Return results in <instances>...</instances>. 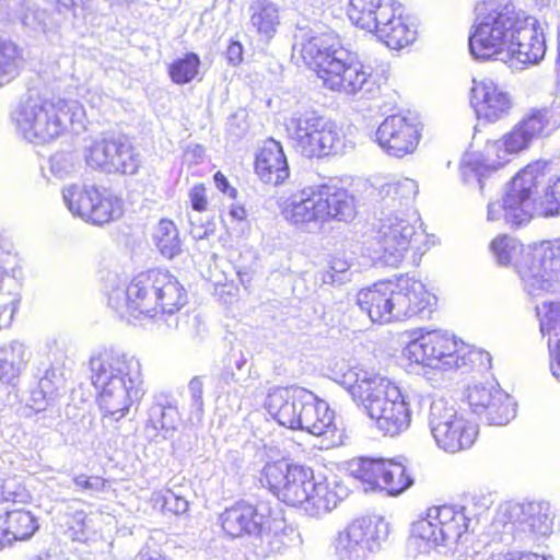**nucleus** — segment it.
<instances>
[{
  "instance_id": "nucleus-1",
  "label": "nucleus",
  "mask_w": 560,
  "mask_h": 560,
  "mask_svg": "<svg viewBox=\"0 0 560 560\" xmlns=\"http://www.w3.org/2000/svg\"><path fill=\"white\" fill-rule=\"evenodd\" d=\"M108 305L128 322L154 318L177 329L178 311L187 303V292L167 270L150 269L127 284L118 277L109 280Z\"/></svg>"
},
{
  "instance_id": "nucleus-2",
  "label": "nucleus",
  "mask_w": 560,
  "mask_h": 560,
  "mask_svg": "<svg viewBox=\"0 0 560 560\" xmlns=\"http://www.w3.org/2000/svg\"><path fill=\"white\" fill-rule=\"evenodd\" d=\"M548 163L536 161L521 170L509 183L502 201L488 205V220L501 218L518 228L533 217H560V175L549 174Z\"/></svg>"
},
{
  "instance_id": "nucleus-3",
  "label": "nucleus",
  "mask_w": 560,
  "mask_h": 560,
  "mask_svg": "<svg viewBox=\"0 0 560 560\" xmlns=\"http://www.w3.org/2000/svg\"><path fill=\"white\" fill-rule=\"evenodd\" d=\"M92 385L104 419L119 421L145 389L140 360L120 349H105L89 361Z\"/></svg>"
},
{
  "instance_id": "nucleus-4",
  "label": "nucleus",
  "mask_w": 560,
  "mask_h": 560,
  "mask_svg": "<svg viewBox=\"0 0 560 560\" xmlns=\"http://www.w3.org/2000/svg\"><path fill=\"white\" fill-rule=\"evenodd\" d=\"M362 405L376 428L385 435L397 436L411 424L409 397L388 378L359 368H349L337 381Z\"/></svg>"
},
{
  "instance_id": "nucleus-5",
  "label": "nucleus",
  "mask_w": 560,
  "mask_h": 560,
  "mask_svg": "<svg viewBox=\"0 0 560 560\" xmlns=\"http://www.w3.org/2000/svg\"><path fill=\"white\" fill-rule=\"evenodd\" d=\"M84 108L75 100L46 98L28 94L11 112L16 132L34 144H45L59 138L68 127L74 132L84 128Z\"/></svg>"
},
{
  "instance_id": "nucleus-6",
  "label": "nucleus",
  "mask_w": 560,
  "mask_h": 560,
  "mask_svg": "<svg viewBox=\"0 0 560 560\" xmlns=\"http://www.w3.org/2000/svg\"><path fill=\"white\" fill-rule=\"evenodd\" d=\"M282 214L295 229L315 234L331 221H352L357 215V203L346 188L325 183L291 195L284 201Z\"/></svg>"
},
{
  "instance_id": "nucleus-7",
  "label": "nucleus",
  "mask_w": 560,
  "mask_h": 560,
  "mask_svg": "<svg viewBox=\"0 0 560 560\" xmlns=\"http://www.w3.org/2000/svg\"><path fill=\"white\" fill-rule=\"evenodd\" d=\"M491 249L500 265L514 264L528 294L552 290L560 272L559 243L542 242L525 249L516 238L502 235L492 241Z\"/></svg>"
},
{
  "instance_id": "nucleus-8",
  "label": "nucleus",
  "mask_w": 560,
  "mask_h": 560,
  "mask_svg": "<svg viewBox=\"0 0 560 560\" xmlns=\"http://www.w3.org/2000/svg\"><path fill=\"white\" fill-rule=\"evenodd\" d=\"M404 355L411 362L438 370H453L464 366L489 369V352L469 349L446 330H421L419 336L408 342Z\"/></svg>"
},
{
  "instance_id": "nucleus-9",
  "label": "nucleus",
  "mask_w": 560,
  "mask_h": 560,
  "mask_svg": "<svg viewBox=\"0 0 560 560\" xmlns=\"http://www.w3.org/2000/svg\"><path fill=\"white\" fill-rule=\"evenodd\" d=\"M497 0H479L476 4V22L469 36V50L477 60H504L522 15L513 4L492 10Z\"/></svg>"
},
{
  "instance_id": "nucleus-10",
  "label": "nucleus",
  "mask_w": 560,
  "mask_h": 560,
  "mask_svg": "<svg viewBox=\"0 0 560 560\" xmlns=\"http://www.w3.org/2000/svg\"><path fill=\"white\" fill-rule=\"evenodd\" d=\"M287 130L306 158L341 154L345 149L342 130L314 109L296 110L287 122Z\"/></svg>"
},
{
  "instance_id": "nucleus-11",
  "label": "nucleus",
  "mask_w": 560,
  "mask_h": 560,
  "mask_svg": "<svg viewBox=\"0 0 560 560\" xmlns=\"http://www.w3.org/2000/svg\"><path fill=\"white\" fill-rule=\"evenodd\" d=\"M420 411L428 409V424L436 445L448 453L470 448L478 435V428L458 413L444 398L418 396Z\"/></svg>"
},
{
  "instance_id": "nucleus-12",
  "label": "nucleus",
  "mask_w": 560,
  "mask_h": 560,
  "mask_svg": "<svg viewBox=\"0 0 560 560\" xmlns=\"http://www.w3.org/2000/svg\"><path fill=\"white\" fill-rule=\"evenodd\" d=\"M292 48L322 80L330 73L336 62L348 57V50L341 46L337 34L319 21L299 23Z\"/></svg>"
},
{
  "instance_id": "nucleus-13",
  "label": "nucleus",
  "mask_w": 560,
  "mask_h": 560,
  "mask_svg": "<svg viewBox=\"0 0 560 560\" xmlns=\"http://www.w3.org/2000/svg\"><path fill=\"white\" fill-rule=\"evenodd\" d=\"M492 526L501 533L500 540L510 544L517 534L529 533L548 536L552 533L553 517L546 501L502 503L494 516Z\"/></svg>"
},
{
  "instance_id": "nucleus-14",
  "label": "nucleus",
  "mask_w": 560,
  "mask_h": 560,
  "mask_svg": "<svg viewBox=\"0 0 560 560\" xmlns=\"http://www.w3.org/2000/svg\"><path fill=\"white\" fill-rule=\"evenodd\" d=\"M421 231L404 213L382 211L374 237V258L383 265L398 267L409 248L417 247Z\"/></svg>"
},
{
  "instance_id": "nucleus-15",
  "label": "nucleus",
  "mask_w": 560,
  "mask_h": 560,
  "mask_svg": "<svg viewBox=\"0 0 560 560\" xmlns=\"http://www.w3.org/2000/svg\"><path fill=\"white\" fill-rule=\"evenodd\" d=\"M62 198L69 211L88 222L102 225L122 214V201L109 189L95 185H70Z\"/></svg>"
},
{
  "instance_id": "nucleus-16",
  "label": "nucleus",
  "mask_w": 560,
  "mask_h": 560,
  "mask_svg": "<svg viewBox=\"0 0 560 560\" xmlns=\"http://www.w3.org/2000/svg\"><path fill=\"white\" fill-rule=\"evenodd\" d=\"M389 534L388 523L380 516L355 518L340 530L334 549L340 560H362L381 549Z\"/></svg>"
},
{
  "instance_id": "nucleus-17",
  "label": "nucleus",
  "mask_w": 560,
  "mask_h": 560,
  "mask_svg": "<svg viewBox=\"0 0 560 560\" xmlns=\"http://www.w3.org/2000/svg\"><path fill=\"white\" fill-rule=\"evenodd\" d=\"M350 472L362 483L364 492L397 497L413 483L406 466L394 459L360 458L350 464Z\"/></svg>"
},
{
  "instance_id": "nucleus-18",
  "label": "nucleus",
  "mask_w": 560,
  "mask_h": 560,
  "mask_svg": "<svg viewBox=\"0 0 560 560\" xmlns=\"http://www.w3.org/2000/svg\"><path fill=\"white\" fill-rule=\"evenodd\" d=\"M85 162L108 174L133 175L140 167V156L125 135H106L85 148Z\"/></svg>"
},
{
  "instance_id": "nucleus-19",
  "label": "nucleus",
  "mask_w": 560,
  "mask_h": 560,
  "mask_svg": "<svg viewBox=\"0 0 560 560\" xmlns=\"http://www.w3.org/2000/svg\"><path fill=\"white\" fill-rule=\"evenodd\" d=\"M313 474L310 467L278 460L264 466L259 481L285 504L302 506L307 499Z\"/></svg>"
},
{
  "instance_id": "nucleus-20",
  "label": "nucleus",
  "mask_w": 560,
  "mask_h": 560,
  "mask_svg": "<svg viewBox=\"0 0 560 560\" xmlns=\"http://www.w3.org/2000/svg\"><path fill=\"white\" fill-rule=\"evenodd\" d=\"M334 66L335 68L323 80L328 89L359 98H373L378 94L380 77L374 74L370 67L354 61L350 51L348 57H343Z\"/></svg>"
},
{
  "instance_id": "nucleus-21",
  "label": "nucleus",
  "mask_w": 560,
  "mask_h": 560,
  "mask_svg": "<svg viewBox=\"0 0 560 560\" xmlns=\"http://www.w3.org/2000/svg\"><path fill=\"white\" fill-rule=\"evenodd\" d=\"M470 410L489 425H505L516 416V404L498 384H475L467 388Z\"/></svg>"
},
{
  "instance_id": "nucleus-22",
  "label": "nucleus",
  "mask_w": 560,
  "mask_h": 560,
  "mask_svg": "<svg viewBox=\"0 0 560 560\" xmlns=\"http://www.w3.org/2000/svg\"><path fill=\"white\" fill-rule=\"evenodd\" d=\"M421 138L417 118L401 114L387 116L375 132V141L387 155L404 158L416 151Z\"/></svg>"
},
{
  "instance_id": "nucleus-23",
  "label": "nucleus",
  "mask_w": 560,
  "mask_h": 560,
  "mask_svg": "<svg viewBox=\"0 0 560 560\" xmlns=\"http://www.w3.org/2000/svg\"><path fill=\"white\" fill-rule=\"evenodd\" d=\"M0 25L21 26L28 34H47L60 27V19L47 20L32 0H0Z\"/></svg>"
},
{
  "instance_id": "nucleus-24",
  "label": "nucleus",
  "mask_w": 560,
  "mask_h": 560,
  "mask_svg": "<svg viewBox=\"0 0 560 560\" xmlns=\"http://www.w3.org/2000/svg\"><path fill=\"white\" fill-rule=\"evenodd\" d=\"M546 54V40L538 21L522 12L506 57L522 65H536Z\"/></svg>"
},
{
  "instance_id": "nucleus-25",
  "label": "nucleus",
  "mask_w": 560,
  "mask_h": 560,
  "mask_svg": "<svg viewBox=\"0 0 560 560\" xmlns=\"http://www.w3.org/2000/svg\"><path fill=\"white\" fill-rule=\"evenodd\" d=\"M396 318L404 320L413 316H429L436 303L425 285L413 277L400 275L395 281Z\"/></svg>"
},
{
  "instance_id": "nucleus-26",
  "label": "nucleus",
  "mask_w": 560,
  "mask_h": 560,
  "mask_svg": "<svg viewBox=\"0 0 560 560\" xmlns=\"http://www.w3.org/2000/svg\"><path fill=\"white\" fill-rule=\"evenodd\" d=\"M470 102L478 119L489 122L506 117L512 108L510 94L491 79L474 80Z\"/></svg>"
},
{
  "instance_id": "nucleus-27",
  "label": "nucleus",
  "mask_w": 560,
  "mask_h": 560,
  "mask_svg": "<svg viewBox=\"0 0 560 560\" xmlns=\"http://www.w3.org/2000/svg\"><path fill=\"white\" fill-rule=\"evenodd\" d=\"M269 518V509L238 501L226 508L220 516L223 530L231 537L260 535Z\"/></svg>"
},
{
  "instance_id": "nucleus-28",
  "label": "nucleus",
  "mask_w": 560,
  "mask_h": 560,
  "mask_svg": "<svg viewBox=\"0 0 560 560\" xmlns=\"http://www.w3.org/2000/svg\"><path fill=\"white\" fill-rule=\"evenodd\" d=\"M395 281H381L371 288L362 289L357 295L360 308L374 323H390L396 318Z\"/></svg>"
},
{
  "instance_id": "nucleus-29",
  "label": "nucleus",
  "mask_w": 560,
  "mask_h": 560,
  "mask_svg": "<svg viewBox=\"0 0 560 560\" xmlns=\"http://www.w3.org/2000/svg\"><path fill=\"white\" fill-rule=\"evenodd\" d=\"M551 112L547 107L534 108L514 126L502 139L508 153H518L527 149L534 139L539 137L547 127Z\"/></svg>"
},
{
  "instance_id": "nucleus-30",
  "label": "nucleus",
  "mask_w": 560,
  "mask_h": 560,
  "mask_svg": "<svg viewBox=\"0 0 560 560\" xmlns=\"http://www.w3.org/2000/svg\"><path fill=\"white\" fill-rule=\"evenodd\" d=\"M497 144H490L486 149V154L481 152H466L462 159L460 173L463 180L467 185H477L479 191L483 195L489 184H494V175L502 167L504 161H490V156L497 152Z\"/></svg>"
},
{
  "instance_id": "nucleus-31",
  "label": "nucleus",
  "mask_w": 560,
  "mask_h": 560,
  "mask_svg": "<svg viewBox=\"0 0 560 560\" xmlns=\"http://www.w3.org/2000/svg\"><path fill=\"white\" fill-rule=\"evenodd\" d=\"M348 494L349 490L342 482L316 480L313 476L307 489V499L302 503V508L310 516L320 517L336 509Z\"/></svg>"
},
{
  "instance_id": "nucleus-32",
  "label": "nucleus",
  "mask_w": 560,
  "mask_h": 560,
  "mask_svg": "<svg viewBox=\"0 0 560 560\" xmlns=\"http://www.w3.org/2000/svg\"><path fill=\"white\" fill-rule=\"evenodd\" d=\"M419 191L418 183L411 178H399L395 180L375 179L369 195L376 202H383L386 211L392 210L399 213L398 208L409 207Z\"/></svg>"
},
{
  "instance_id": "nucleus-33",
  "label": "nucleus",
  "mask_w": 560,
  "mask_h": 560,
  "mask_svg": "<svg viewBox=\"0 0 560 560\" xmlns=\"http://www.w3.org/2000/svg\"><path fill=\"white\" fill-rule=\"evenodd\" d=\"M428 517L438 522L440 540L445 546L457 544L472 523L468 509L462 505L432 506L428 509Z\"/></svg>"
},
{
  "instance_id": "nucleus-34",
  "label": "nucleus",
  "mask_w": 560,
  "mask_h": 560,
  "mask_svg": "<svg viewBox=\"0 0 560 560\" xmlns=\"http://www.w3.org/2000/svg\"><path fill=\"white\" fill-rule=\"evenodd\" d=\"M179 422L180 415L174 399L164 394L154 396L148 409V419L144 428L150 438L156 439L161 436L163 440H166L173 436Z\"/></svg>"
},
{
  "instance_id": "nucleus-35",
  "label": "nucleus",
  "mask_w": 560,
  "mask_h": 560,
  "mask_svg": "<svg viewBox=\"0 0 560 560\" xmlns=\"http://www.w3.org/2000/svg\"><path fill=\"white\" fill-rule=\"evenodd\" d=\"M304 394L306 389L299 386L277 387L268 394L265 407L280 425L296 430L299 418L294 408L304 401Z\"/></svg>"
},
{
  "instance_id": "nucleus-36",
  "label": "nucleus",
  "mask_w": 560,
  "mask_h": 560,
  "mask_svg": "<svg viewBox=\"0 0 560 560\" xmlns=\"http://www.w3.org/2000/svg\"><path fill=\"white\" fill-rule=\"evenodd\" d=\"M394 0H348L347 14L355 26L374 33L384 19L394 16Z\"/></svg>"
},
{
  "instance_id": "nucleus-37",
  "label": "nucleus",
  "mask_w": 560,
  "mask_h": 560,
  "mask_svg": "<svg viewBox=\"0 0 560 560\" xmlns=\"http://www.w3.org/2000/svg\"><path fill=\"white\" fill-rule=\"evenodd\" d=\"M255 171L262 182L275 186L289 177V165L280 142L270 139L265 143L256 155Z\"/></svg>"
},
{
  "instance_id": "nucleus-38",
  "label": "nucleus",
  "mask_w": 560,
  "mask_h": 560,
  "mask_svg": "<svg viewBox=\"0 0 560 560\" xmlns=\"http://www.w3.org/2000/svg\"><path fill=\"white\" fill-rule=\"evenodd\" d=\"M303 402L306 404V409L302 419H299L296 429L316 436L334 435L336 431L334 412L325 400L318 399L315 394L307 389L306 394H304Z\"/></svg>"
},
{
  "instance_id": "nucleus-39",
  "label": "nucleus",
  "mask_w": 560,
  "mask_h": 560,
  "mask_svg": "<svg viewBox=\"0 0 560 560\" xmlns=\"http://www.w3.org/2000/svg\"><path fill=\"white\" fill-rule=\"evenodd\" d=\"M37 518L25 510H12L0 518V549L16 540H26L38 529Z\"/></svg>"
},
{
  "instance_id": "nucleus-40",
  "label": "nucleus",
  "mask_w": 560,
  "mask_h": 560,
  "mask_svg": "<svg viewBox=\"0 0 560 560\" xmlns=\"http://www.w3.org/2000/svg\"><path fill=\"white\" fill-rule=\"evenodd\" d=\"M374 34L388 48L400 49L415 42L417 32L406 23L401 15L400 5L396 3L394 16L388 20L384 19Z\"/></svg>"
},
{
  "instance_id": "nucleus-41",
  "label": "nucleus",
  "mask_w": 560,
  "mask_h": 560,
  "mask_svg": "<svg viewBox=\"0 0 560 560\" xmlns=\"http://www.w3.org/2000/svg\"><path fill=\"white\" fill-rule=\"evenodd\" d=\"M250 26L266 42L272 39L280 25L279 7L270 0H255L249 5Z\"/></svg>"
},
{
  "instance_id": "nucleus-42",
  "label": "nucleus",
  "mask_w": 560,
  "mask_h": 560,
  "mask_svg": "<svg viewBox=\"0 0 560 560\" xmlns=\"http://www.w3.org/2000/svg\"><path fill=\"white\" fill-rule=\"evenodd\" d=\"M28 360L26 347L18 341L0 348V383L12 384Z\"/></svg>"
},
{
  "instance_id": "nucleus-43",
  "label": "nucleus",
  "mask_w": 560,
  "mask_h": 560,
  "mask_svg": "<svg viewBox=\"0 0 560 560\" xmlns=\"http://www.w3.org/2000/svg\"><path fill=\"white\" fill-rule=\"evenodd\" d=\"M22 55L19 46L0 36V88L11 82L20 73Z\"/></svg>"
},
{
  "instance_id": "nucleus-44",
  "label": "nucleus",
  "mask_w": 560,
  "mask_h": 560,
  "mask_svg": "<svg viewBox=\"0 0 560 560\" xmlns=\"http://www.w3.org/2000/svg\"><path fill=\"white\" fill-rule=\"evenodd\" d=\"M153 238L160 253L165 258L172 259L180 254L182 241L173 221L162 219L155 229Z\"/></svg>"
},
{
  "instance_id": "nucleus-45",
  "label": "nucleus",
  "mask_w": 560,
  "mask_h": 560,
  "mask_svg": "<svg viewBox=\"0 0 560 560\" xmlns=\"http://www.w3.org/2000/svg\"><path fill=\"white\" fill-rule=\"evenodd\" d=\"M200 58L196 52H187L175 59L168 67L171 80L176 84H186L197 78L200 68Z\"/></svg>"
},
{
  "instance_id": "nucleus-46",
  "label": "nucleus",
  "mask_w": 560,
  "mask_h": 560,
  "mask_svg": "<svg viewBox=\"0 0 560 560\" xmlns=\"http://www.w3.org/2000/svg\"><path fill=\"white\" fill-rule=\"evenodd\" d=\"M154 508H159L163 512H170L176 515L184 514L188 511V500L180 493L172 489H161L154 491L151 495Z\"/></svg>"
},
{
  "instance_id": "nucleus-47",
  "label": "nucleus",
  "mask_w": 560,
  "mask_h": 560,
  "mask_svg": "<svg viewBox=\"0 0 560 560\" xmlns=\"http://www.w3.org/2000/svg\"><path fill=\"white\" fill-rule=\"evenodd\" d=\"M436 524L438 522L428 517V515L415 522L411 527V538L423 540L429 547L445 546L444 540H440L441 532Z\"/></svg>"
},
{
  "instance_id": "nucleus-48",
  "label": "nucleus",
  "mask_w": 560,
  "mask_h": 560,
  "mask_svg": "<svg viewBox=\"0 0 560 560\" xmlns=\"http://www.w3.org/2000/svg\"><path fill=\"white\" fill-rule=\"evenodd\" d=\"M34 376L38 378L36 388L55 400L59 384L61 382L57 370L52 368L49 362H42L40 365L36 368Z\"/></svg>"
},
{
  "instance_id": "nucleus-49",
  "label": "nucleus",
  "mask_w": 560,
  "mask_h": 560,
  "mask_svg": "<svg viewBox=\"0 0 560 560\" xmlns=\"http://www.w3.org/2000/svg\"><path fill=\"white\" fill-rule=\"evenodd\" d=\"M34 376L38 378L36 388L55 400L59 384L61 382L57 370L52 368L49 362H42L40 365L36 368Z\"/></svg>"
},
{
  "instance_id": "nucleus-50",
  "label": "nucleus",
  "mask_w": 560,
  "mask_h": 560,
  "mask_svg": "<svg viewBox=\"0 0 560 560\" xmlns=\"http://www.w3.org/2000/svg\"><path fill=\"white\" fill-rule=\"evenodd\" d=\"M536 312L540 320V331L542 335L560 329V301L544 302L541 305L536 306Z\"/></svg>"
},
{
  "instance_id": "nucleus-51",
  "label": "nucleus",
  "mask_w": 560,
  "mask_h": 560,
  "mask_svg": "<svg viewBox=\"0 0 560 560\" xmlns=\"http://www.w3.org/2000/svg\"><path fill=\"white\" fill-rule=\"evenodd\" d=\"M188 221L190 225L189 233L192 238L199 241L214 234L215 223L209 218H203L201 212L188 213Z\"/></svg>"
},
{
  "instance_id": "nucleus-52",
  "label": "nucleus",
  "mask_w": 560,
  "mask_h": 560,
  "mask_svg": "<svg viewBox=\"0 0 560 560\" xmlns=\"http://www.w3.org/2000/svg\"><path fill=\"white\" fill-rule=\"evenodd\" d=\"M203 376H194L187 386L190 396V413L200 419L203 413Z\"/></svg>"
},
{
  "instance_id": "nucleus-53",
  "label": "nucleus",
  "mask_w": 560,
  "mask_h": 560,
  "mask_svg": "<svg viewBox=\"0 0 560 560\" xmlns=\"http://www.w3.org/2000/svg\"><path fill=\"white\" fill-rule=\"evenodd\" d=\"M51 173L62 179L69 176L74 171V156L70 152H57L50 160Z\"/></svg>"
},
{
  "instance_id": "nucleus-54",
  "label": "nucleus",
  "mask_w": 560,
  "mask_h": 560,
  "mask_svg": "<svg viewBox=\"0 0 560 560\" xmlns=\"http://www.w3.org/2000/svg\"><path fill=\"white\" fill-rule=\"evenodd\" d=\"M349 267L350 265L348 261L340 259V258H334L331 260L330 270L323 273V281L331 282V284H341L349 279Z\"/></svg>"
},
{
  "instance_id": "nucleus-55",
  "label": "nucleus",
  "mask_w": 560,
  "mask_h": 560,
  "mask_svg": "<svg viewBox=\"0 0 560 560\" xmlns=\"http://www.w3.org/2000/svg\"><path fill=\"white\" fill-rule=\"evenodd\" d=\"M56 4L51 15L47 14V20L60 19V25L69 18L72 10L77 7L84 5L85 0H49Z\"/></svg>"
},
{
  "instance_id": "nucleus-56",
  "label": "nucleus",
  "mask_w": 560,
  "mask_h": 560,
  "mask_svg": "<svg viewBox=\"0 0 560 560\" xmlns=\"http://www.w3.org/2000/svg\"><path fill=\"white\" fill-rule=\"evenodd\" d=\"M77 490L100 492L105 488V480L101 477H88L86 475H78L73 478Z\"/></svg>"
},
{
  "instance_id": "nucleus-57",
  "label": "nucleus",
  "mask_w": 560,
  "mask_h": 560,
  "mask_svg": "<svg viewBox=\"0 0 560 560\" xmlns=\"http://www.w3.org/2000/svg\"><path fill=\"white\" fill-rule=\"evenodd\" d=\"M16 481L12 478L0 477V501L1 502H16L21 493L18 492Z\"/></svg>"
},
{
  "instance_id": "nucleus-58",
  "label": "nucleus",
  "mask_w": 560,
  "mask_h": 560,
  "mask_svg": "<svg viewBox=\"0 0 560 560\" xmlns=\"http://www.w3.org/2000/svg\"><path fill=\"white\" fill-rule=\"evenodd\" d=\"M54 400L38 388L31 390L27 406L35 412L44 411Z\"/></svg>"
},
{
  "instance_id": "nucleus-59",
  "label": "nucleus",
  "mask_w": 560,
  "mask_h": 560,
  "mask_svg": "<svg viewBox=\"0 0 560 560\" xmlns=\"http://www.w3.org/2000/svg\"><path fill=\"white\" fill-rule=\"evenodd\" d=\"M86 513L84 511H77L68 521L69 530L73 532V539H82L85 532Z\"/></svg>"
},
{
  "instance_id": "nucleus-60",
  "label": "nucleus",
  "mask_w": 560,
  "mask_h": 560,
  "mask_svg": "<svg viewBox=\"0 0 560 560\" xmlns=\"http://www.w3.org/2000/svg\"><path fill=\"white\" fill-rule=\"evenodd\" d=\"M480 560H547L544 557L538 556L537 553L532 552H522V551H509L506 553H491L488 558H482Z\"/></svg>"
},
{
  "instance_id": "nucleus-61",
  "label": "nucleus",
  "mask_w": 560,
  "mask_h": 560,
  "mask_svg": "<svg viewBox=\"0 0 560 560\" xmlns=\"http://www.w3.org/2000/svg\"><path fill=\"white\" fill-rule=\"evenodd\" d=\"M12 244L9 240L0 235V290L2 289V281L8 275L7 265L11 258Z\"/></svg>"
},
{
  "instance_id": "nucleus-62",
  "label": "nucleus",
  "mask_w": 560,
  "mask_h": 560,
  "mask_svg": "<svg viewBox=\"0 0 560 560\" xmlns=\"http://www.w3.org/2000/svg\"><path fill=\"white\" fill-rule=\"evenodd\" d=\"M192 212H202L207 207V198L202 186H195L189 192Z\"/></svg>"
},
{
  "instance_id": "nucleus-63",
  "label": "nucleus",
  "mask_w": 560,
  "mask_h": 560,
  "mask_svg": "<svg viewBox=\"0 0 560 560\" xmlns=\"http://www.w3.org/2000/svg\"><path fill=\"white\" fill-rule=\"evenodd\" d=\"M225 56L229 65L238 66L243 61V45L237 40H231Z\"/></svg>"
},
{
  "instance_id": "nucleus-64",
  "label": "nucleus",
  "mask_w": 560,
  "mask_h": 560,
  "mask_svg": "<svg viewBox=\"0 0 560 560\" xmlns=\"http://www.w3.org/2000/svg\"><path fill=\"white\" fill-rule=\"evenodd\" d=\"M548 347L550 350V371L556 378H560V339L557 341L556 348L551 347V339L548 340Z\"/></svg>"
}]
</instances>
